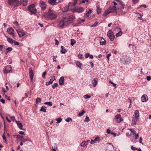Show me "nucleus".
Listing matches in <instances>:
<instances>
[{"mask_svg": "<svg viewBox=\"0 0 151 151\" xmlns=\"http://www.w3.org/2000/svg\"><path fill=\"white\" fill-rule=\"evenodd\" d=\"M44 16L46 18L51 20L55 19L57 17L56 14L50 9L47 13L45 14Z\"/></svg>", "mask_w": 151, "mask_h": 151, "instance_id": "1", "label": "nucleus"}, {"mask_svg": "<svg viewBox=\"0 0 151 151\" xmlns=\"http://www.w3.org/2000/svg\"><path fill=\"white\" fill-rule=\"evenodd\" d=\"M8 4L12 6L16 7L18 6L19 2L18 0H8Z\"/></svg>", "mask_w": 151, "mask_h": 151, "instance_id": "2", "label": "nucleus"}, {"mask_svg": "<svg viewBox=\"0 0 151 151\" xmlns=\"http://www.w3.org/2000/svg\"><path fill=\"white\" fill-rule=\"evenodd\" d=\"M67 22L65 20V17L61 18L58 23V26L60 27H62L64 26L67 25L68 24Z\"/></svg>", "mask_w": 151, "mask_h": 151, "instance_id": "3", "label": "nucleus"}, {"mask_svg": "<svg viewBox=\"0 0 151 151\" xmlns=\"http://www.w3.org/2000/svg\"><path fill=\"white\" fill-rule=\"evenodd\" d=\"M29 11L32 13L35 14L37 12V10L35 8L34 4H32L29 6L28 7Z\"/></svg>", "mask_w": 151, "mask_h": 151, "instance_id": "4", "label": "nucleus"}, {"mask_svg": "<svg viewBox=\"0 0 151 151\" xmlns=\"http://www.w3.org/2000/svg\"><path fill=\"white\" fill-rule=\"evenodd\" d=\"M107 36L111 41H112L114 40V36L111 30H109L108 32Z\"/></svg>", "mask_w": 151, "mask_h": 151, "instance_id": "5", "label": "nucleus"}, {"mask_svg": "<svg viewBox=\"0 0 151 151\" xmlns=\"http://www.w3.org/2000/svg\"><path fill=\"white\" fill-rule=\"evenodd\" d=\"M12 68L11 65H7L5 68V69L4 70V73L5 74H7L10 72H12Z\"/></svg>", "mask_w": 151, "mask_h": 151, "instance_id": "6", "label": "nucleus"}, {"mask_svg": "<svg viewBox=\"0 0 151 151\" xmlns=\"http://www.w3.org/2000/svg\"><path fill=\"white\" fill-rule=\"evenodd\" d=\"M19 36L21 37L25 35L24 31L21 29H19L16 30Z\"/></svg>", "mask_w": 151, "mask_h": 151, "instance_id": "7", "label": "nucleus"}, {"mask_svg": "<svg viewBox=\"0 0 151 151\" xmlns=\"http://www.w3.org/2000/svg\"><path fill=\"white\" fill-rule=\"evenodd\" d=\"M39 5L41 7L42 10H44L46 8V5L45 3L42 1H40Z\"/></svg>", "mask_w": 151, "mask_h": 151, "instance_id": "8", "label": "nucleus"}, {"mask_svg": "<svg viewBox=\"0 0 151 151\" xmlns=\"http://www.w3.org/2000/svg\"><path fill=\"white\" fill-rule=\"evenodd\" d=\"M115 119L118 123H120L123 120V119L121 115L119 114L116 115L115 116Z\"/></svg>", "mask_w": 151, "mask_h": 151, "instance_id": "9", "label": "nucleus"}, {"mask_svg": "<svg viewBox=\"0 0 151 151\" xmlns=\"http://www.w3.org/2000/svg\"><path fill=\"white\" fill-rule=\"evenodd\" d=\"M75 18V16L73 15H72L70 16H69L67 17H65V19L66 21L67 22V23H68V22L69 21H72Z\"/></svg>", "mask_w": 151, "mask_h": 151, "instance_id": "10", "label": "nucleus"}, {"mask_svg": "<svg viewBox=\"0 0 151 151\" xmlns=\"http://www.w3.org/2000/svg\"><path fill=\"white\" fill-rule=\"evenodd\" d=\"M29 75L31 79V81H32L34 76V72L31 68L29 69Z\"/></svg>", "mask_w": 151, "mask_h": 151, "instance_id": "11", "label": "nucleus"}, {"mask_svg": "<svg viewBox=\"0 0 151 151\" xmlns=\"http://www.w3.org/2000/svg\"><path fill=\"white\" fill-rule=\"evenodd\" d=\"M14 31V29L11 27L7 29V32L10 35H12L13 37H14V35L13 33Z\"/></svg>", "mask_w": 151, "mask_h": 151, "instance_id": "12", "label": "nucleus"}, {"mask_svg": "<svg viewBox=\"0 0 151 151\" xmlns=\"http://www.w3.org/2000/svg\"><path fill=\"white\" fill-rule=\"evenodd\" d=\"M74 9L75 12L78 13L84 11V9L82 7L75 8Z\"/></svg>", "mask_w": 151, "mask_h": 151, "instance_id": "13", "label": "nucleus"}, {"mask_svg": "<svg viewBox=\"0 0 151 151\" xmlns=\"http://www.w3.org/2000/svg\"><path fill=\"white\" fill-rule=\"evenodd\" d=\"M98 79L97 78H93L92 81V83L94 87H95L96 85L97 84Z\"/></svg>", "mask_w": 151, "mask_h": 151, "instance_id": "14", "label": "nucleus"}, {"mask_svg": "<svg viewBox=\"0 0 151 151\" xmlns=\"http://www.w3.org/2000/svg\"><path fill=\"white\" fill-rule=\"evenodd\" d=\"M138 119V118L132 116L131 123L132 125H136L137 124V121Z\"/></svg>", "mask_w": 151, "mask_h": 151, "instance_id": "15", "label": "nucleus"}, {"mask_svg": "<svg viewBox=\"0 0 151 151\" xmlns=\"http://www.w3.org/2000/svg\"><path fill=\"white\" fill-rule=\"evenodd\" d=\"M16 123L17 124V125L18 127L21 129L22 130H24L23 128V126L20 122L19 121H16Z\"/></svg>", "mask_w": 151, "mask_h": 151, "instance_id": "16", "label": "nucleus"}, {"mask_svg": "<svg viewBox=\"0 0 151 151\" xmlns=\"http://www.w3.org/2000/svg\"><path fill=\"white\" fill-rule=\"evenodd\" d=\"M148 100V97L147 95L144 94L141 97V101L142 102L147 101Z\"/></svg>", "mask_w": 151, "mask_h": 151, "instance_id": "17", "label": "nucleus"}, {"mask_svg": "<svg viewBox=\"0 0 151 151\" xmlns=\"http://www.w3.org/2000/svg\"><path fill=\"white\" fill-rule=\"evenodd\" d=\"M117 8L116 6H110L109 8V9L111 11V13L114 12H116V10H117Z\"/></svg>", "mask_w": 151, "mask_h": 151, "instance_id": "18", "label": "nucleus"}, {"mask_svg": "<svg viewBox=\"0 0 151 151\" xmlns=\"http://www.w3.org/2000/svg\"><path fill=\"white\" fill-rule=\"evenodd\" d=\"M71 4V2H69L68 5L66 6L65 7L63 8L62 9V10L63 12H66L69 10V5Z\"/></svg>", "mask_w": 151, "mask_h": 151, "instance_id": "19", "label": "nucleus"}, {"mask_svg": "<svg viewBox=\"0 0 151 151\" xmlns=\"http://www.w3.org/2000/svg\"><path fill=\"white\" fill-rule=\"evenodd\" d=\"M139 112L138 110H136L134 112V114L133 115V117L139 118Z\"/></svg>", "mask_w": 151, "mask_h": 151, "instance_id": "20", "label": "nucleus"}, {"mask_svg": "<svg viewBox=\"0 0 151 151\" xmlns=\"http://www.w3.org/2000/svg\"><path fill=\"white\" fill-rule=\"evenodd\" d=\"M116 7H117V9H123L124 6L121 2H119L118 4V6H116Z\"/></svg>", "mask_w": 151, "mask_h": 151, "instance_id": "21", "label": "nucleus"}, {"mask_svg": "<svg viewBox=\"0 0 151 151\" xmlns=\"http://www.w3.org/2000/svg\"><path fill=\"white\" fill-rule=\"evenodd\" d=\"M130 130L131 131V133L132 134L135 136V139H137L138 136V134H136V133L134 130L132 129H130Z\"/></svg>", "mask_w": 151, "mask_h": 151, "instance_id": "22", "label": "nucleus"}, {"mask_svg": "<svg viewBox=\"0 0 151 151\" xmlns=\"http://www.w3.org/2000/svg\"><path fill=\"white\" fill-rule=\"evenodd\" d=\"M64 77L62 76L60 78L59 80V83L60 85H62L64 84Z\"/></svg>", "mask_w": 151, "mask_h": 151, "instance_id": "23", "label": "nucleus"}, {"mask_svg": "<svg viewBox=\"0 0 151 151\" xmlns=\"http://www.w3.org/2000/svg\"><path fill=\"white\" fill-rule=\"evenodd\" d=\"M21 4L24 6H26L27 4V0H20Z\"/></svg>", "mask_w": 151, "mask_h": 151, "instance_id": "24", "label": "nucleus"}, {"mask_svg": "<svg viewBox=\"0 0 151 151\" xmlns=\"http://www.w3.org/2000/svg\"><path fill=\"white\" fill-rule=\"evenodd\" d=\"M61 49L60 51L63 54L67 52L66 49L63 46H61Z\"/></svg>", "mask_w": 151, "mask_h": 151, "instance_id": "25", "label": "nucleus"}, {"mask_svg": "<svg viewBox=\"0 0 151 151\" xmlns=\"http://www.w3.org/2000/svg\"><path fill=\"white\" fill-rule=\"evenodd\" d=\"M111 13V11L109 10V9L108 10H106L103 14V16H106L108 14H109Z\"/></svg>", "mask_w": 151, "mask_h": 151, "instance_id": "26", "label": "nucleus"}, {"mask_svg": "<svg viewBox=\"0 0 151 151\" xmlns=\"http://www.w3.org/2000/svg\"><path fill=\"white\" fill-rule=\"evenodd\" d=\"M46 107L45 106H42L41 107L40 109V111H41L46 112Z\"/></svg>", "mask_w": 151, "mask_h": 151, "instance_id": "27", "label": "nucleus"}, {"mask_svg": "<svg viewBox=\"0 0 151 151\" xmlns=\"http://www.w3.org/2000/svg\"><path fill=\"white\" fill-rule=\"evenodd\" d=\"M137 18L139 20H142V15L140 13H137Z\"/></svg>", "mask_w": 151, "mask_h": 151, "instance_id": "28", "label": "nucleus"}, {"mask_svg": "<svg viewBox=\"0 0 151 151\" xmlns=\"http://www.w3.org/2000/svg\"><path fill=\"white\" fill-rule=\"evenodd\" d=\"M100 44L101 45H105V40L103 37H102L101 41L100 42Z\"/></svg>", "mask_w": 151, "mask_h": 151, "instance_id": "29", "label": "nucleus"}, {"mask_svg": "<svg viewBox=\"0 0 151 151\" xmlns=\"http://www.w3.org/2000/svg\"><path fill=\"white\" fill-rule=\"evenodd\" d=\"M87 145V142L85 141H83L81 143V146L82 147H84Z\"/></svg>", "mask_w": 151, "mask_h": 151, "instance_id": "30", "label": "nucleus"}, {"mask_svg": "<svg viewBox=\"0 0 151 151\" xmlns=\"http://www.w3.org/2000/svg\"><path fill=\"white\" fill-rule=\"evenodd\" d=\"M76 65L79 68H81V65H82V64L81 63L78 61H77L76 62Z\"/></svg>", "mask_w": 151, "mask_h": 151, "instance_id": "31", "label": "nucleus"}, {"mask_svg": "<svg viewBox=\"0 0 151 151\" xmlns=\"http://www.w3.org/2000/svg\"><path fill=\"white\" fill-rule=\"evenodd\" d=\"M92 11L90 9L89 10V11H88L86 13V16L87 17H88L90 14L92 12Z\"/></svg>", "mask_w": 151, "mask_h": 151, "instance_id": "32", "label": "nucleus"}, {"mask_svg": "<svg viewBox=\"0 0 151 151\" xmlns=\"http://www.w3.org/2000/svg\"><path fill=\"white\" fill-rule=\"evenodd\" d=\"M7 40L9 43L11 44L13 43L14 41L12 39L9 38H7Z\"/></svg>", "mask_w": 151, "mask_h": 151, "instance_id": "33", "label": "nucleus"}, {"mask_svg": "<svg viewBox=\"0 0 151 151\" xmlns=\"http://www.w3.org/2000/svg\"><path fill=\"white\" fill-rule=\"evenodd\" d=\"M44 104L47 105L49 106H51L52 105V103L51 102H45L44 103Z\"/></svg>", "mask_w": 151, "mask_h": 151, "instance_id": "34", "label": "nucleus"}, {"mask_svg": "<svg viewBox=\"0 0 151 151\" xmlns=\"http://www.w3.org/2000/svg\"><path fill=\"white\" fill-rule=\"evenodd\" d=\"M41 101V99L40 98H37L36 99V104H38L39 103H40Z\"/></svg>", "mask_w": 151, "mask_h": 151, "instance_id": "35", "label": "nucleus"}, {"mask_svg": "<svg viewBox=\"0 0 151 151\" xmlns=\"http://www.w3.org/2000/svg\"><path fill=\"white\" fill-rule=\"evenodd\" d=\"M85 113V111L84 110H83L82 112L79 113L78 115L79 116H81L83 115Z\"/></svg>", "mask_w": 151, "mask_h": 151, "instance_id": "36", "label": "nucleus"}, {"mask_svg": "<svg viewBox=\"0 0 151 151\" xmlns=\"http://www.w3.org/2000/svg\"><path fill=\"white\" fill-rule=\"evenodd\" d=\"M55 120H56L57 122V123H58L61 122L62 120V119L61 118L59 117L58 118L56 119Z\"/></svg>", "mask_w": 151, "mask_h": 151, "instance_id": "37", "label": "nucleus"}, {"mask_svg": "<svg viewBox=\"0 0 151 151\" xmlns=\"http://www.w3.org/2000/svg\"><path fill=\"white\" fill-rule=\"evenodd\" d=\"M76 43V41L74 39H71V45L73 46Z\"/></svg>", "mask_w": 151, "mask_h": 151, "instance_id": "38", "label": "nucleus"}, {"mask_svg": "<svg viewBox=\"0 0 151 151\" xmlns=\"http://www.w3.org/2000/svg\"><path fill=\"white\" fill-rule=\"evenodd\" d=\"M101 9L99 7H98L97 8V12L98 14H100L101 11Z\"/></svg>", "mask_w": 151, "mask_h": 151, "instance_id": "39", "label": "nucleus"}, {"mask_svg": "<svg viewBox=\"0 0 151 151\" xmlns=\"http://www.w3.org/2000/svg\"><path fill=\"white\" fill-rule=\"evenodd\" d=\"M2 137H3V140L4 141V142L6 143H7V141L6 140V137H5V136L4 134H3V135H2Z\"/></svg>", "mask_w": 151, "mask_h": 151, "instance_id": "40", "label": "nucleus"}, {"mask_svg": "<svg viewBox=\"0 0 151 151\" xmlns=\"http://www.w3.org/2000/svg\"><path fill=\"white\" fill-rule=\"evenodd\" d=\"M122 34V33L121 31H120L119 32L116 34V37H119L121 36Z\"/></svg>", "mask_w": 151, "mask_h": 151, "instance_id": "41", "label": "nucleus"}, {"mask_svg": "<svg viewBox=\"0 0 151 151\" xmlns=\"http://www.w3.org/2000/svg\"><path fill=\"white\" fill-rule=\"evenodd\" d=\"M58 84L57 83H54L53 85H52V88H53V89H54V88L55 87H57L58 86Z\"/></svg>", "mask_w": 151, "mask_h": 151, "instance_id": "42", "label": "nucleus"}, {"mask_svg": "<svg viewBox=\"0 0 151 151\" xmlns=\"http://www.w3.org/2000/svg\"><path fill=\"white\" fill-rule=\"evenodd\" d=\"M109 82L110 83L112 84L113 85V86L114 87H115V88L116 87V84L113 83L111 80L109 81Z\"/></svg>", "mask_w": 151, "mask_h": 151, "instance_id": "43", "label": "nucleus"}, {"mask_svg": "<svg viewBox=\"0 0 151 151\" xmlns=\"http://www.w3.org/2000/svg\"><path fill=\"white\" fill-rule=\"evenodd\" d=\"M94 140L95 141L99 142L100 141V137H96L95 139Z\"/></svg>", "mask_w": 151, "mask_h": 151, "instance_id": "44", "label": "nucleus"}, {"mask_svg": "<svg viewBox=\"0 0 151 151\" xmlns=\"http://www.w3.org/2000/svg\"><path fill=\"white\" fill-rule=\"evenodd\" d=\"M90 121V119L89 117L88 116H86V117L84 121V122H88Z\"/></svg>", "mask_w": 151, "mask_h": 151, "instance_id": "45", "label": "nucleus"}, {"mask_svg": "<svg viewBox=\"0 0 151 151\" xmlns=\"http://www.w3.org/2000/svg\"><path fill=\"white\" fill-rule=\"evenodd\" d=\"M98 22H96L93 24L91 26V27H95L98 24Z\"/></svg>", "mask_w": 151, "mask_h": 151, "instance_id": "46", "label": "nucleus"}, {"mask_svg": "<svg viewBox=\"0 0 151 151\" xmlns=\"http://www.w3.org/2000/svg\"><path fill=\"white\" fill-rule=\"evenodd\" d=\"M91 97V96L87 94L86 95L84 96V97L86 99L90 98Z\"/></svg>", "mask_w": 151, "mask_h": 151, "instance_id": "47", "label": "nucleus"}, {"mask_svg": "<svg viewBox=\"0 0 151 151\" xmlns=\"http://www.w3.org/2000/svg\"><path fill=\"white\" fill-rule=\"evenodd\" d=\"M127 58L129 60V57H128L127 56H125L124 57V59H125V63H126L128 62H129V61L128 60H125V59H126Z\"/></svg>", "mask_w": 151, "mask_h": 151, "instance_id": "48", "label": "nucleus"}, {"mask_svg": "<svg viewBox=\"0 0 151 151\" xmlns=\"http://www.w3.org/2000/svg\"><path fill=\"white\" fill-rule=\"evenodd\" d=\"M85 21V20L84 19H80L78 21V23L79 24H80L81 23L84 22Z\"/></svg>", "mask_w": 151, "mask_h": 151, "instance_id": "49", "label": "nucleus"}, {"mask_svg": "<svg viewBox=\"0 0 151 151\" xmlns=\"http://www.w3.org/2000/svg\"><path fill=\"white\" fill-rule=\"evenodd\" d=\"M13 43L15 45H19V42L15 40H14L13 42Z\"/></svg>", "mask_w": 151, "mask_h": 151, "instance_id": "50", "label": "nucleus"}, {"mask_svg": "<svg viewBox=\"0 0 151 151\" xmlns=\"http://www.w3.org/2000/svg\"><path fill=\"white\" fill-rule=\"evenodd\" d=\"M6 50H7L8 52H9L12 50V48L11 47H9L6 49Z\"/></svg>", "mask_w": 151, "mask_h": 151, "instance_id": "51", "label": "nucleus"}, {"mask_svg": "<svg viewBox=\"0 0 151 151\" xmlns=\"http://www.w3.org/2000/svg\"><path fill=\"white\" fill-rule=\"evenodd\" d=\"M90 56V54L89 53H86L85 54V57L86 58H87L89 57Z\"/></svg>", "mask_w": 151, "mask_h": 151, "instance_id": "52", "label": "nucleus"}, {"mask_svg": "<svg viewBox=\"0 0 151 151\" xmlns=\"http://www.w3.org/2000/svg\"><path fill=\"white\" fill-rule=\"evenodd\" d=\"M65 121L68 122H70V121H72V119L71 118H70V117H69L66 119H65Z\"/></svg>", "mask_w": 151, "mask_h": 151, "instance_id": "53", "label": "nucleus"}, {"mask_svg": "<svg viewBox=\"0 0 151 151\" xmlns=\"http://www.w3.org/2000/svg\"><path fill=\"white\" fill-rule=\"evenodd\" d=\"M50 78H51L50 79H51L52 80H53V81L55 80V78L54 75H53L52 76H51Z\"/></svg>", "mask_w": 151, "mask_h": 151, "instance_id": "54", "label": "nucleus"}, {"mask_svg": "<svg viewBox=\"0 0 151 151\" xmlns=\"http://www.w3.org/2000/svg\"><path fill=\"white\" fill-rule=\"evenodd\" d=\"M83 55L82 54H79L78 55V57L79 58L81 59L83 58Z\"/></svg>", "mask_w": 151, "mask_h": 151, "instance_id": "55", "label": "nucleus"}, {"mask_svg": "<svg viewBox=\"0 0 151 151\" xmlns=\"http://www.w3.org/2000/svg\"><path fill=\"white\" fill-rule=\"evenodd\" d=\"M10 119L12 120L14 122V121L15 120V117L14 116H11L10 117Z\"/></svg>", "mask_w": 151, "mask_h": 151, "instance_id": "56", "label": "nucleus"}, {"mask_svg": "<svg viewBox=\"0 0 151 151\" xmlns=\"http://www.w3.org/2000/svg\"><path fill=\"white\" fill-rule=\"evenodd\" d=\"M0 101L1 102H2L3 104H4L5 103V101L4 99H0Z\"/></svg>", "mask_w": 151, "mask_h": 151, "instance_id": "57", "label": "nucleus"}, {"mask_svg": "<svg viewBox=\"0 0 151 151\" xmlns=\"http://www.w3.org/2000/svg\"><path fill=\"white\" fill-rule=\"evenodd\" d=\"M21 137V139H20V140L22 142H24V138L23 137V136H21L20 137Z\"/></svg>", "mask_w": 151, "mask_h": 151, "instance_id": "58", "label": "nucleus"}, {"mask_svg": "<svg viewBox=\"0 0 151 151\" xmlns=\"http://www.w3.org/2000/svg\"><path fill=\"white\" fill-rule=\"evenodd\" d=\"M106 133L108 134H111V130L109 129H108L106 131Z\"/></svg>", "mask_w": 151, "mask_h": 151, "instance_id": "59", "label": "nucleus"}, {"mask_svg": "<svg viewBox=\"0 0 151 151\" xmlns=\"http://www.w3.org/2000/svg\"><path fill=\"white\" fill-rule=\"evenodd\" d=\"M55 45H58L59 44L58 41L56 39H55Z\"/></svg>", "mask_w": 151, "mask_h": 151, "instance_id": "60", "label": "nucleus"}, {"mask_svg": "<svg viewBox=\"0 0 151 151\" xmlns=\"http://www.w3.org/2000/svg\"><path fill=\"white\" fill-rule=\"evenodd\" d=\"M78 0H73V5L75 6L76 5L77 2Z\"/></svg>", "mask_w": 151, "mask_h": 151, "instance_id": "61", "label": "nucleus"}, {"mask_svg": "<svg viewBox=\"0 0 151 151\" xmlns=\"http://www.w3.org/2000/svg\"><path fill=\"white\" fill-rule=\"evenodd\" d=\"M47 72L45 71L42 74V77L43 78H45V76Z\"/></svg>", "mask_w": 151, "mask_h": 151, "instance_id": "62", "label": "nucleus"}, {"mask_svg": "<svg viewBox=\"0 0 151 151\" xmlns=\"http://www.w3.org/2000/svg\"><path fill=\"white\" fill-rule=\"evenodd\" d=\"M113 3L114 4V6H118V3L115 2L114 1L113 2Z\"/></svg>", "mask_w": 151, "mask_h": 151, "instance_id": "63", "label": "nucleus"}, {"mask_svg": "<svg viewBox=\"0 0 151 151\" xmlns=\"http://www.w3.org/2000/svg\"><path fill=\"white\" fill-rule=\"evenodd\" d=\"M146 79L148 81H150L151 79V77L150 76H147Z\"/></svg>", "mask_w": 151, "mask_h": 151, "instance_id": "64", "label": "nucleus"}]
</instances>
